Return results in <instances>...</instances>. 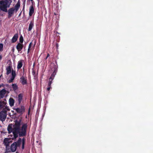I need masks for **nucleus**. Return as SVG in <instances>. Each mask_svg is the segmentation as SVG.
Here are the masks:
<instances>
[{
	"instance_id": "f257e3e1",
	"label": "nucleus",
	"mask_w": 153,
	"mask_h": 153,
	"mask_svg": "<svg viewBox=\"0 0 153 153\" xmlns=\"http://www.w3.org/2000/svg\"><path fill=\"white\" fill-rule=\"evenodd\" d=\"M22 119L15 121V125L13 126V134L15 138H16L19 135V137L25 136L26 135L27 128V123H23L20 127Z\"/></svg>"
},
{
	"instance_id": "f03ea898",
	"label": "nucleus",
	"mask_w": 153,
	"mask_h": 153,
	"mask_svg": "<svg viewBox=\"0 0 153 153\" xmlns=\"http://www.w3.org/2000/svg\"><path fill=\"white\" fill-rule=\"evenodd\" d=\"M12 0H4L0 1V9L5 12H7V8L9 7Z\"/></svg>"
},
{
	"instance_id": "7ed1b4c3",
	"label": "nucleus",
	"mask_w": 153,
	"mask_h": 153,
	"mask_svg": "<svg viewBox=\"0 0 153 153\" xmlns=\"http://www.w3.org/2000/svg\"><path fill=\"white\" fill-rule=\"evenodd\" d=\"M25 139L23 138L22 140L21 138H19L17 141L16 142H14V144L16 145L17 147H19L20 146L21 142L22 141V148L23 149H24V145L25 144Z\"/></svg>"
},
{
	"instance_id": "20e7f679",
	"label": "nucleus",
	"mask_w": 153,
	"mask_h": 153,
	"mask_svg": "<svg viewBox=\"0 0 153 153\" xmlns=\"http://www.w3.org/2000/svg\"><path fill=\"white\" fill-rule=\"evenodd\" d=\"M14 109L17 113L21 114H22L25 111V107L23 105H22L20 108H17Z\"/></svg>"
},
{
	"instance_id": "39448f33",
	"label": "nucleus",
	"mask_w": 153,
	"mask_h": 153,
	"mask_svg": "<svg viewBox=\"0 0 153 153\" xmlns=\"http://www.w3.org/2000/svg\"><path fill=\"white\" fill-rule=\"evenodd\" d=\"M13 7H11L10 8L8 11V18L10 19L12 16V15L14 14V11Z\"/></svg>"
},
{
	"instance_id": "423d86ee",
	"label": "nucleus",
	"mask_w": 153,
	"mask_h": 153,
	"mask_svg": "<svg viewBox=\"0 0 153 153\" xmlns=\"http://www.w3.org/2000/svg\"><path fill=\"white\" fill-rule=\"evenodd\" d=\"M20 82L23 85H26L27 83V78H25L23 76L20 77Z\"/></svg>"
},
{
	"instance_id": "0eeeda50",
	"label": "nucleus",
	"mask_w": 153,
	"mask_h": 153,
	"mask_svg": "<svg viewBox=\"0 0 153 153\" xmlns=\"http://www.w3.org/2000/svg\"><path fill=\"white\" fill-rule=\"evenodd\" d=\"M7 114H4L0 112V120L2 121H4L7 117Z\"/></svg>"
},
{
	"instance_id": "6e6552de",
	"label": "nucleus",
	"mask_w": 153,
	"mask_h": 153,
	"mask_svg": "<svg viewBox=\"0 0 153 153\" xmlns=\"http://www.w3.org/2000/svg\"><path fill=\"white\" fill-rule=\"evenodd\" d=\"M23 45L22 44L18 43L16 46V48L19 52L20 51L23 49Z\"/></svg>"
},
{
	"instance_id": "1a4fd4ad",
	"label": "nucleus",
	"mask_w": 153,
	"mask_h": 153,
	"mask_svg": "<svg viewBox=\"0 0 153 153\" xmlns=\"http://www.w3.org/2000/svg\"><path fill=\"white\" fill-rule=\"evenodd\" d=\"M18 33H16L13 37L11 39V42L12 43H14L16 42L17 40L18 37Z\"/></svg>"
},
{
	"instance_id": "9d476101",
	"label": "nucleus",
	"mask_w": 153,
	"mask_h": 153,
	"mask_svg": "<svg viewBox=\"0 0 153 153\" xmlns=\"http://www.w3.org/2000/svg\"><path fill=\"white\" fill-rule=\"evenodd\" d=\"M23 94L21 93L19 94L18 95L17 99L18 102V104L19 105H20L21 103V102L23 99Z\"/></svg>"
},
{
	"instance_id": "9b49d317",
	"label": "nucleus",
	"mask_w": 153,
	"mask_h": 153,
	"mask_svg": "<svg viewBox=\"0 0 153 153\" xmlns=\"http://www.w3.org/2000/svg\"><path fill=\"white\" fill-rule=\"evenodd\" d=\"M20 7V3L19 1H18L17 4L15 6L14 9L16 12L19 10Z\"/></svg>"
},
{
	"instance_id": "f8f14e48",
	"label": "nucleus",
	"mask_w": 153,
	"mask_h": 153,
	"mask_svg": "<svg viewBox=\"0 0 153 153\" xmlns=\"http://www.w3.org/2000/svg\"><path fill=\"white\" fill-rule=\"evenodd\" d=\"M12 124H10L9 125L7 128V131L9 134L11 132H13V128L12 127Z\"/></svg>"
},
{
	"instance_id": "ddd939ff",
	"label": "nucleus",
	"mask_w": 153,
	"mask_h": 153,
	"mask_svg": "<svg viewBox=\"0 0 153 153\" xmlns=\"http://www.w3.org/2000/svg\"><path fill=\"white\" fill-rule=\"evenodd\" d=\"M14 143H13L10 147L11 151L13 152H14L16 150L17 147L16 145L14 144Z\"/></svg>"
},
{
	"instance_id": "4468645a",
	"label": "nucleus",
	"mask_w": 153,
	"mask_h": 153,
	"mask_svg": "<svg viewBox=\"0 0 153 153\" xmlns=\"http://www.w3.org/2000/svg\"><path fill=\"white\" fill-rule=\"evenodd\" d=\"M34 12V9L33 8V5L32 4L31 5L29 9V15L30 16H31L33 14V13Z\"/></svg>"
},
{
	"instance_id": "2eb2a0df",
	"label": "nucleus",
	"mask_w": 153,
	"mask_h": 153,
	"mask_svg": "<svg viewBox=\"0 0 153 153\" xmlns=\"http://www.w3.org/2000/svg\"><path fill=\"white\" fill-rule=\"evenodd\" d=\"M54 71L53 73L51 75L50 77H51L53 78H54V76L56 74V71H57V66L56 65H55L54 67Z\"/></svg>"
},
{
	"instance_id": "dca6fc26",
	"label": "nucleus",
	"mask_w": 153,
	"mask_h": 153,
	"mask_svg": "<svg viewBox=\"0 0 153 153\" xmlns=\"http://www.w3.org/2000/svg\"><path fill=\"white\" fill-rule=\"evenodd\" d=\"M9 140L8 138H5L4 140V143L6 147L9 145Z\"/></svg>"
},
{
	"instance_id": "f3484780",
	"label": "nucleus",
	"mask_w": 153,
	"mask_h": 153,
	"mask_svg": "<svg viewBox=\"0 0 153 153\" xmlns=\"http://www.w3.org/2000/svg\"><path fill=\"white\" fill-rule=\"evenodd\" d=\"M34 26V22L33 20H32L30 23L29 24V28L28 29V31H30L32 28Z\"/></svg>"
},
{
	"instance_id": "a211bd4d",
	"label": "nucleus",
	"mask_w": 153,
	"mask_h": 153,
	"mask_svg": "<svg viewBox=\"0 0 153 153\" xmlns=\"http://www.w3.org/2000/svg\"><path fill=\"white\" fill-rule=\"evenodd\" d=\"M23 60H21L18 61L17 66V69H20L22 68L23 65Z\"/></svg>"
},
{
	"instance_id": "6ab92c4d",
	"label": "nucleus",
	"mask_w": 153,
	"mask_h": 153,
	"mask_svg": "<svg viewBox=\"0 0 153 153\" xmlns=\"http://www.w3.org/2000/svg\"><path fill=\"white\" fill-rule=\"evenodd\" d=\"M14 100L12 98H10L9 99V104L11 107L14 105Z\"/></svg>"
},
{
	"instance_id": "aec40b11",
	"label": "nucleus",
	"mask_w": 153,
	"mask_h": 153,
	"mask_svg": "<svg viewBox=\"0 0 153 153\" xmlns=\"http://www.w3.org/2000/svg\"><path fill=\"white\" fill-rule=\"evenodd\" d=\"M6 70L7 71L6 74L7 75H8L11 73V67L10 66H8L6 68Z\"/></svg>"
},
{
	"instance_id": "412c9836",
	"label": "nucleus",
	"mask_w": 153,
	"mask_h": 153,
	"mask_svg": "<svg viewBox=\"0 0 153 153\" xmlns=\"http://www.w3.org/2000/svg\"><path fill=\"white\" fill-rule=\"evenodd\" d=\"M5 104L6 103L5 101H0V109L3 108L5 106Z\"/></svg>"
},
{
	"instance_id": "4be33fe9",
	"label": "nucleus",
	"mask_w": 153,
	"mask_h": 153,
	"mask_svg": "<svg viewBox=\"0 0 153 153\" xmlns=\"http://www.w3.org/2000/svg\"><path fill=\"white\" fill-rule=\"evenodd\" d=\"M12 86L13 90L15 91L18 89V86L16 84H12Z\"/></svg>"
},
{
	"instance_id": "5701e85b",
	"label": "nucleus",
	"mask_w": 153,
	"mask_h": 153,
	"mask_svg": "<svg viewBox=\"0 0 153 153\" xmlns=\"http://www.w3.org/2000/svg\"><path fill=\"white\" fill-rule=\"evenodd\" d=\"M6 92V90L4 89H2L1 91V94L0 95V99L1 98H2L3 97L4 95L2 94V93H4V94Z\"/></svg>"
},
{
	"instance_id": "b1692460",
	"label": "nucleus",
	"mask_w": 153,
	"mask_h": 153,
	"mask_svg": "<svg viewBox=\"0 0 153 153\" xmlns=\"http://www.w3.org/2000/svg\"><path fill=\"white\" fill-rule=\"evenodd\" d=\"M32 42H30L29 44L28 49V50H27V53L28 54L29 53L30 51V48L32 46Z\"/></svg>"
},
{
	"instance_id": "393cba45",
	"label": "nucleus",
	"mask_w": 153,
	"mask_h": 153,
	"mask_svg": "<svg viewBox=\"0 0 153 153\" xmlns=\"http://www.w3.org/2000/svg\"><path fill=\"white\" fill-rule=\"evenodd\" d=\"M20 43L22 44L23 42V38L22 36H21L19 38Z\"/></svg>"
},
{
	"instance_id": "a878e982",
	"label": "nucleus",
	"mask_w": 153,
	"mask_h": 153,
	"mask_svg": "<svg viewBox=\"0 0 153 153\" xmlns=\"http://www.w3.org/2000/svg\"><path fill=\"white\" fill-rule=\"evenodd\" d=\"M12 77H13L15 78V77L16 76V72L15 71H13V70H12Z\"/></svg>"
},
{
	"instance_id": "bb28decb",
	"label": "nucleus",
	"mask_w": 153,
	"mask_h": 153,
	"mask_svg": "<svg viewBox=\"0 0 153 153\" xmlns=\"http://www.w3.org/2000/svg\"><path fill=\"white\" fill-rule=\"evenodd\" d=\"M14 79H15V78H14L13 77H11L10 79L8 81V82L9 83H11V82H13V80H14Z\"/></svg>"
},
{
	"instance_id": "cd10ccee",
	"label": "nucleus",
	"mask_w": 153,
	"mask_h": 153,
	"mask_svg": "<svg viewBox=\"0 0 153 153\" xmlns=\"http://www.w3.org/2000/svg\"><path fill=\"white\" fill-rule=\"evenodd\" d=\"M7 110L6 109H5V108H4L2 110V111H1V113H4V114H7Z\"/></svg>"
},
{
	"instance_id": "c85d7f7f",
	"label": "nucleus",
	"mask_w": 153,
	"mask_h": 153,
	"mask_svg": "<svg viewBox=\"0 0 153 153\" xmlns=\"http://www.w3.org/2000/svg\"><path fill=\"white\" fill-rule=\"evenodd\" d=\"M3 48V44L0 43V51H2Z\"/></svg>"
},
{
	"instance_id": "c756f323",
	"label": "nucleus",
	"mask_w": 153,
	"mask_h": 153,
	"mask_svg": "<svg viewBox=\"0 0 153 153\" xmlns=\"http://www.w3.org/2000/svg\"><path fill=\"white\" fill-rule=\"evenodd\" d=\"M4 108L7 110V111H9L10 110V109L8 107H7V106H5V108Z\"/></svg>"
},
{
	"instance_id": "7c9ffc66",
	"label": "nucleus",
	"mask_w": 153,
	"mask_h": 153,
	"mask_svg": "<svg viewBox=\"0 0 153 153\" xmlns=\"http://www.w3.org/2000/svg\"><path fill=\"white\" fill-rule=\"evenodd\" d=\"M52 83V82H51V81H49L48 83V86H51V84Z\"/></svg>"
},
{
	"instance_id": "2f4dec72",
	"label": "nucleus",
	"mask_w": 153,
	"mask_h": 153,
	"mask_svg": "<svg viewBox=\"0 0 153 153\" xmlns=\"http://www.w3.org/2000/svg\"><path fill=\"white\" fill-rule=\"evenodd\" d=\"M53 79H54L53 78L50 77V78H49V81L52 82V81Z\"/></svg>"
},
{
	"instance_id": "473e14b6",
	"label": "nucleus",
	"mask_w": 153,
	"mask_h": 153,
	"mask_svg": "<svg viewBox=\"0 0 153 153\" xmlns=\"http://www.w3.org/2000/svg\"><path fill=\"white\" fill-rule=\"evenodd\" d=\"M50 56V54L49 53H48L47 54V56L45 58V59L46 60Z\"/></svg>"
},
{
	"instance_id": "72a5a7b5",
	"label": "nucleus",
	"mask_w": 153,
	"mask_h": 153,
	"mask_svg": "<svg viewBox=\"0 0 153 153\" xmlns=\"http://www.w3.org/2000/svg\"><path fill=\"white\" fill-rule=\"evenodd\" d=\"M25 1H26V0H24L22 4L23 5V6H25Z\"/></svg>"
},
{
	"instance_id": "f704fd0d",
	"label": "nucleus",
	"mask_w": 153,
	"mask_h": 153,
	"mask_svg": "<svg viewBox=\"0 0 153 153\" xmlns=\"http://www.w3.org/2000/svg\"><path fill=\"white\" fill-rule=\"evenodd\" d=\"M48 87L47 88V90L48 91H49L50 90L51 88V86H48Z\"/></svg>"
},
{
	"instance_id": "c9c22d12",
	"label": "nucleus",
	"mask_w": 153,
	"mask_h": 153,
	"mask_svg": "<svg viewBox=\"0 0 153 153\" xmlns=\"http://www.w3.org/2000/svg\"><path fill=\"white\" fill-rule=\"evenodd\" d=\"M2 59V56L1 55H0V60H1Z\"/></svg>"
},
{
	"instance_id": "e433bc0d",
	"label": "nucleus",
	"mask_w": 153,
	"mask_h": 153,
	"mask_svg": "<svg viewBox=\"0 0 153 153\" xmlns=\"http://www.w3.org/2000/svg\"><path fill=\"white\" fill-rule=\"evenodd\" d=\"M25 8V6H23V8L22 10H24V11Z\"/></svg>"
},
{
	"instance_id": "4c0bfd02",
	"label": "nucleus",
	"mask_w": 153,
	"mask_h": 153,
	"mask_svg": "<svg viewBox=\"0 0 153 153\" xmlns=\"http://www.w3.org/2000/svg\"><path fill=\"white\" fill-rule=\"evenodd\" d=\"M21 13H22V12H21V13L19 14V16H20L21 15Z\"/></svg>"
},
{
	"instance_id": "58836bf2",
	"label": "nucleus",
	"mask_w": 153,
	"mask_h": 153,
	"mask_svg": "<svg viewBox=\"0 0 153 153\" xmlns=\"http://www.w3.org/2000/svg\"><path fill=\"white\" fill-rule=\"evenodd\" d=\"M30 109L29 108V111H28V114H29V113H30Z\"/></svg>"
},
{
	"instance_id": "ea45409f",
	"label": "nucleus",
	"mask_w": 153,
	"mask_h": 153,
	"mask_svg": "<svg viewBox=\"0 0 153 153\" xmlns=\"http://www.w3.org/2000/svg\"><path fill=\"white\" fill-rule=\"evenodd\" d=\"M31 1H32L33 0H30Z\"/></svg>"
},
{
	"instance_id": "a19ab883",
	"label": "nucleus",
	"mask_w": 153,
	"mask_h": 153,
	"mask_svg": "<svg viewBox=\"0 0 153 153\" xmlns=\"http://www.w3.org/2000/svg\"><path fill=\"white\" fill-rule=\"evenodd\" d=\"M16 153H19L18 152H16Z\"/></svg>"
},
{
	"instance_id": "79ce46f5",
	"label": "nucleus",
	"mask_w": 153,
	"mask_h": 153,
	"mask_svg": "<svg viewBox=\"0 0 153 153\" xmlns=\"http://www.w3.org/2000/svg\"><path fill=\"white\" fill-rule=\"evenodd\" d=\"M13 51H14V49H13Z\"/></svg>"
},
{
	"instance_id": "37998d69",
	"label": "nucleus",
	"mask_w": 153,
	"mask_h": 153,
	"mask_svg": "<svg viewBox=\"0 0 153 153\" xmlns=\"http://www.w3.org/2000/svg\"><path fill=\"white\" fill-rule=\"evenodd\" d=\"M1 87V85H0V88Z\"/></svg>"
}]
</instances>
